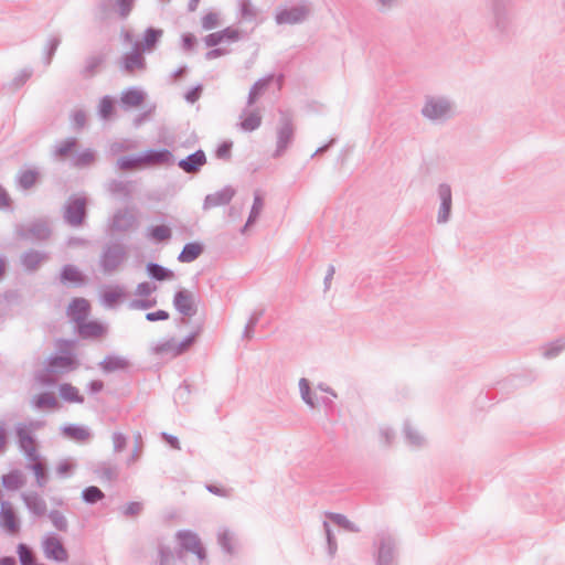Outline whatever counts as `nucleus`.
<instances>
[{"instance_id": "58", "label": "nucleus", "mask_w": 565, "mask_h": 565, "mask_svg": "<svg viewBox=\"0 0 565 565\" xmlns=\"http://www.w3.org/2000/svg\"><path fill=\"white\" fill-rule=\"evenodd\" d=\"M0 565H15V563L11 557H3L0 559Z\"/></svg>"}, {"instance_id": "54", "label": "nucleus", "mask_w": 565, "mask_h": 565, "mask_svg": "<svg viewBox=\"0 0 565 565\" xmlns=\"http://www.w3.org/2000/svg\"><path fill=\"white\" fill-rule=\"evenodd\" d=\"M30 77V74L29 75H22L21 77H19L17 81H13L11 84H10V89H15L18 88L21 84H23L28 78Z\"/></svg>"}, {"instance_id": "51", "label": "nucleus", "mask_w": 565, "mask_h": 565, "mask_svg": "<svg viewBox=\"0 0 565 565\" xmlns=\"http://www.w3.org/2000/svg\"><path fill=\"white\" fill-rule=\"evenodd\" d=\"M159 561L161 565H169L170 563V553L166 550H161L159 552Z\"/></svg>"}, {"instance_id": "14", "label": "nucleus", "mask_w": 565, "mask_h": 565, "mask_svg": "<svg viewBox=\"0 0 565 565\" xmlns=\"http://www.w3.org/2000/svg\"><path fill=\"white\" fill-rule=\"evenodd\" d=\"M18 436L21 448L28 454L32 456L34 450V439H33V429L29 426H22L18 429Z\"/></svg>"}, {"instance_id": "48", "label": "nucleus", "mask_w": 565, "mask_h": 565, "mask_svg": "<svg viewBox=\"0 0 565 565\" xmlns=\"http://www.w3.org/2000/svg\"><path fill=\"white\" fill-rule=\"evenodd\" d=\"M231 147H232L231 143L221 145L217 149V156L220 158H227L230 156Z\"/></svg>"}, {"instance_id": "26", "label": "nucleus", "mask_w": 565, "mask_h": 565, "mask_svg": "<svg viewBox=\"0 0 565 565\" xmlns=\"http://www.w3.org/2000/svg\"><path fill=\"white\" fill-rule=\"evenodd\" d=\"M75 365V360L71 354L60 355L53 359L52 366L54 369H71Z\"/></svg>"}, {"instance_id": "57", "label": "nucleus", "mask_w": 565, "mask_h": 565, "mask_svg": "<svg viewBox=\"0 0 565 565\" xmlns=\"http://www.w3.org/2000/svg\"><path fill=\"white\" fill-rule=\"evenodd\" d=\"M36 469H38V481L40 479H44L45 478V470H44V467L42 466V463H40L39 461H38Z\"/></svg>"}, {"instance_id": "55", "label": "nucleus", "mask_w": 565, "mask_h": 565, "mask_svg": "<svg viewBox=\"0 0 565 565\" xmlns=\"http://www.w3.org/2000/svg\"><path fill=\"white\" fill-rule=\"evenodd\" d=\"M126 216L125 215H117L115 217V221H114V226L117 228V230H122L125 226L124 224H121V221L125 220Z\"/></svg>"}, {"instance_id": "56", "label": "nucleus", "mask_w": 565, "mask_h": 565, "mask_svg": "<svg viewBox=\"0 0 565 565\" xmlns=\"http://www.w3.org/2000/svg\"><path fill=\"white\" fill-rule=\"evenodd\" d=\"M7 441V434L2 426H0V449H2Z\"/></svg>"}, {"instance_id": "11", "label": "nucleus", "mask_w": 565, "mask_h": 565, "mask_svg": "<svg viewBox=\"0 0 565 565\" xmlns=\"http://www.w3.org/2000/svg\"><path fill=\"white\" fill-rule=\"evenodd\" d=\"M238 39V32L227 28L218 32H214L205 36L204 42L207 46H215L223 42H231Z\"/></svg>"}, {"instance_id": "49", "label": "nucleus", "mask_w": 565, "mask_h": 565, "mask_svg": "<svg viewBox=\"0 0 565 565\" xmlns=\"http://www.w3.org/2000/svg\"><path fill=\"white\" fill-rule=\"evenodd\" d=\"M265 85H266L265 83H257L254 85V87L250 90V96H249L250 103H253L256 99L257 95L262 92V89L265 87Z\"/></svg>"}, {"instance_id": "5", "label": "nucleus", "mask_w": 565, "mask_h": 565, "mask_svg": "<svg viewBox=\"0 0 565 565\" xmlns=\"http://www.w3.org/2000/svg\"><path fill=\"white\" fill-rule=\"evenodd\" d=\"M194 338L190 337L183 341H177L174 339L168 340L156 348V352L159 354H167L171 356H178L186 351L192 344Z\"/></svg>"}, {"instance_id": "1", "label": "nucleus", "mask_w": 565, "mask_h": 565, "mask_svg": "<svg viewBox=\"0 0 565 565\" xmlns=\"http://www.w3.org/2000/svg\"><path fill=\"white\" fill-rule=\"evenodd\" d=\"M0 526L9 535H15L20 531V520L13 505L9 502L1 504Z\"/></svg>"}, {"instance_id": "40", "label": "nucleus", "mask_w": 565, "mask_h": 565, "mask_svg": "<svg viewBox=\"0 0 565 565\" xmlns=\"http://www.w3.org/2000/svg\"><path fill=\"white\" fill-rule=\"evenodd\" d=\"M57 404L56 399L52 395H42L38 398V406L39 407H47L52 408L55 407Z\"/></svg>"}, {"instance_id": "46", "label": "nucleus", "mask_w": 565, "mask_h": 565, "mask_svg": "<svg viewBox=\"0 0 565 565\" xmlns=\"http://www.w3.org/2000/svg\"><path fill=\"white\" fill-rule=\"evenodd\" d=\"M141 511V504L138 502H131L125 508L127 515H136Z\"/></svg>"}, {"instance_id": "34", "label": "nucleus", "mask_w": 565, "mask_h": 565, "mask_svg": "<svg viewBox=\"0 0 565 565\" xmlns=\"http://www.w3.org/2000/svg\"><path fill=\"white\" fill-rule=\"evenodd\" d=\"M66 434L77 440H85L89 434L85 428L82 427H68L65 429Z\"/></svg>"}, {"instance_id": "41", "label": "nucleus", "mask_w": 565, "mask_h": 565, "mask_svg": "<svg viewBox=\"0 0 565 565\" xmlns=\"http://www.w3.org/2000/svg\"><path fill=\"white\" fill-rule=\"evenodd\" d=\"M146 318L149 321L167 320L169 318V313L164 310H158L156 312L147 313Z\"/></svg>"}, {"instance_id": "8", "label": "nucleus", "mask_w": 565, "mask_h": 565, "mask_svg": "<svg viewBox=\"0 0 565 565\" xmlns=\"http://www.w3.org/2000/svg\"><path fill=\"white\" fill-rule=\"evenodd\" d=\"M86 202L83 198H75L70 201L66 209V218L71 224L79 225L85 216Z\"/></svg>"}, {"instance_id": "19", "label": "nucleus", "mask_w": 565, "mask_h": 565, "mask_svg": "<svg viewBox=\"0 0 565 565\" xmlns=\"http://www.w3.org/2000/svg\"><path fill=\"white\" fill-rule=\"evenodd\" d=\"M61 397L68 403H82L83 396L78 390L70 384H63L60 387Z\"/></svg>"}, {"instance_id": "2", "label": "nucleus", "mask_w": 565, "mask_h": 565, "mask_svg": "<svg viewBox=\"0 0 565 565\" xmlns=\"http://www.w3.org/2000/svg\"><path fill=\"white\" fill-rule=\"evenodd\" d=\"M172 159V154L170 151L162 150H148L142 154L138 156V160L136 161V167H152L169 163Z\"/></svg>"}, {"instance_id": "12", "label": "nucleus", "mask_w": 565, "mask_h": 565, "mask_svg": "<svg viewBox=\"0 0 565 565\" xmlns=\"http://www.w3.org/2000/svg\"><path fill=\"white\" fill-rule=\"evenodd\" d=\"M145 94L137 88H129L121 93L120 103L126 108H137L142 105Z\"/></svg>"}, {"instance_id": "52", "label": "nucleus", "mask_w": 565, "mask_h": 565, "mask_svg": "<svg viewBox=\"0 0 565 565\" xmlns=\"http://www.w3.org/2000/svg\"><path fill=\"white\" fill-rule=\"evenodd\" d=\"M79 161H81V163H83V164H87V163L93 162V161H94V154H93V152L87 151V152L83 153V154L79 157Z\"/></svg>"}, {"instance_id": "64", "label": "nucleus", "mask_w": 565, "mask_h": 565, "mask_svg": "<svg viewBox=\"0 0 565 565\" xmlns=\"http://www.w3.org/2000/svg\"><path fill=\"white\" fill-rule=\"evenodd\" d=\"M76 117H78V122L79 124L84 122V116L83 115H77Z\"/></svg>"}, {"instance_id": "36", "label": "nucleus", "mask_w": 565, "mask_h": 565, "mask_svg": "<svg viewBox=\"0 0 565 565\" xmlns=\"http://www.w3.org/2000/svg\"><path fill=\"white\" fill-rule=\"evenodd\" d=\"M138 160V156L136 157H127L122 158L118 161V166L121 170H138L143 169V167H136L135 163Z\"/></svg>"}, {"instance_id": "9", "label": "nucleus", "mask_w": 565, "mask_h": 565, "mask_svg": "<svg viewBox=\"0 0 565 565\" xmlns=\"http://www.w3.org/2000/svg\"><path fill=\"white\" fill-rule=\"evenodd\" d=\"M178 540L182 551L192 552L196 554L200 559L204 557V551L196 535L190 532H181L178 534Z\"/></svg>"}, {"instance_id": "50", "label": "nucleus", "mask_w": 565, "mask_h": 565, "mask_svg": "<svg viewBox=\"0 0 565 565\" xmlns=\"http://www.w3.org/2000/svg\"><path fill=\"white\" fill-rule=\"evenodd\" d=\"M265 85H266L265 83H257L254 85V87L250 90V96H249L250 103H253L256 99L257 95L262 92V89L265 87Z\"/></svg>"}, {"instance_id": "44", "label": "nucleus", "mask_w": 565, "mask_h": 565, "mask_svg": "<svg viewBox=\"0 0 565 565\" xmlns=\"http://www.w3.org/2000/svg\"><path fill=\"white\" fill-rule=\"evenodd\" d=\"M121 257H117V256H114L108 253L105 255V267L106 269H110L113 267H115L119 262H120Z\"/></svg>"}, {"instance_id": "15", "label": "nucleus", "mask_w": 565, "mask_h": 565, "mask_svg": "<svg viewBox=\"0 0 565 565\" xmlns=\"http://www.w3.org/2000/svg\"><path fill=\"white\" fill-rule=\"evenodd\" d=\"M145 66L146 62L140 52L127 54L124 58V67L130 74L142 71Z\"/></svg>"}, {"instance_id": "30", "label": "nucleus", "mask_w": 565, "mask_h": 565, "mask_svg": "<svg viewBox=\"0 0 565 565\" xmlns=\"http://www.w3.org/2000/svg\"><path fill=\"white\" fill-rule=\"evenodd\" d=\"M218 22H220V19H218L217 13H215V12L206 13L201 20V23H202V26L204 30H212V29L216 28L218 25Z\"/></svg>"}, {"instance_id": "43", "label": "nucleus", "mask_w": 565, "mask_h": 565, "mask_svg": "<svg viewBox=\"0 0 565 565\" xmlns=\"http://www.w3.org/2000/svg\"><path fill=\"white\" fill-rule=\"evenodd\" d=\"M218 540H220V543L222 544V546H223L224 548H226V550H227V551H230V552L232 551V545H231V543H232L233 537H232V535H231L228 532H224V533H222V534L220 535V539H218Z\"/></svg>"}, {"instance_id": "13", "label": "nucleus", "mask_w": 565, "mask_h": 565, "mask_svg": "<svg viewBox=\"0 0 565 565\" xmlns=\"http://www.w3.org/2000/svg\"><path fill=\"white\" fill-rule=\"evenodd\" d=\"M439 195L441 199V206L439 210L438 221L444 223L448 220L451 209V191L447 185H441L439 188Z\"/></svg>"}, {"instance_id": "16", "label": "nucleus", "mask_w": 565, "mask_h": 565, "mask_svg": "<svg viewBox=\"0 0 565 565\" xmlns=\"http://www.w3.org/2000/svg\"><path fill=\"white\" fill-rule=\"evenodd\" d=\"M192 295L185 290L179 291L174 297V306L182 313H189L192 310Z\"/></svg>"}, {"instance_id": "21", "label": "nucleus", "mask_w": 565, "mask_h": 565, "mask_svg": "<svg viewBox=\"0 0 565 565\" xmlns=\"http://www.w3.org/2000/svg\"><path fill=\"white\" fill-rule=\"evenodd\" d=\"M305 13L302 9H291L279 13L277 20L279 23H295L300 21Z\"/></svg>"}, {"instance_id": "60", "label": "nucleus", "mask_w": 565, "mask_h": 565, "mask_svg": "<svg viewBox=\"0 0 565 565\" xmlns=\"http://www.w3.org/2000/svg\"><path fill=\"white\" fill-rule=\"evenodd\" d=\"M327 539H328L329 544L332 545L333 544L332 535H331V532H330V530L328 527H327Z\"/></svg>"}, {"instance_id": "63", "label": "nucleus", "mask_w": 565, "mask_h": 565, "mask_svg": "<svg viewBox=\"0 0 565 565\" xmlns=\"http://www.w3.org/2000/svg\"><path fill=\"white\" fill-rule=\"evenodd\" d=\"M335 521H337L338 523H342V521H345V520H344V518H342V516H340V515H337V516H335Z\"/></svg>"}, {"instance_id": "18", "label": "nucleus", "mask_w": 565, "mask_h": 565, "mask_svg": "<svg viewBox=\"0 0 565 565\" xmlns=\"http://www.w3.org/2000/svg\"><path fill=\"white\" fill-rule=\"evenodd\" d=\"M260 122H262L260 115L256 111H250V113L244 114L242 121H241V127L245 131H253L260 126Z\"/></svg>"}, {"instance_id": "45", "label": "nucleus", "mask_w": 565, "mask_h": 565, "mask_svg": "<svg viewBox=\"0 0 565 565\" xmlns=\"http://www.w3.org/2000/svg\"><path fill=\"white\" fill-rule=\"evenodd\" d=\"M52 518V521L54 523V525L58 529V530H64L66 527V522H65V519L63 515L58 514V513H53L51 515Z\"/></svg>"}, {"instance_id": "17", "label": "nucleus", "mask_w": 565, "mask_h": 565, "mask_svg": "<svg viewBox=\"0 0 565 565\" xmlns=\"http://www.w3.org/2000/svg\"><path fill=\"white\" fill-rule=\"evenodd\" d=\"M202 253V246L196 243L186 244L181 254L179 255V260L182 263L193 262L195 258L200 256Z\"/></svg>"}, {"instance_id": "39", "label": "nucleus", "mask_w": 565, "mask_h": 565, "mask_svg": "<svg viewBox=\"0 0 565 565\" xmlns=\"http://www.w3.org/2000/svg\"><path fill=\"white\" fill-rule=\"evenodd\" d=\"M299 387H300L301 396L305 399V402L307 404H309L310 406H313V402L310 398V387H309V383L307 382V380H305V379L300 380Z\"/></svg>"}, {"instance_id": "37", "label": "nucleus", "mask_w": 565, "mask_h": 565, "mask_svg": "<svg viewBox=\"0 0 565 565\" xmlns=\"http://www.w3.org/2000/svg\"><path fill=\"white\" fill-rule=\"evenodd\" d=\"M73 469V465L68 460H63L57 463L55 473L60 478L66 477Z\"/></svg>"}, {"instance_id": "7", "label": "nucleus", "mask_w": 565, "mask_h": 565, "mask_svg": "<svg viewBox=\"0 0 565 565\" xmlns=\"http://www.w3.org/2000/svg\"><path fill=\"white\" fill-rule=\"evenodd\" d=\"M89 310L90 306L86 299L76 298L70 303L67 315L78 326L81 322L86 320Z\"/></svg>"}, {"instance_id": "59", "label": "nucleus", "mask_w": 565, "mask_h": 565, "mask_svg": "<svg viewBox=\"0 0 565 565\" xmlns=\"http://www.w3.org/2000/svg\"><path fill=\"white\" fill-rule=\"evenodd\" d=\"M198 96H199L198 92L194 90V92H192L191 94L188 95V99L190 102H195L198 99Z\"/></svg>"}, {"instance_id": "3", "label": "nucleus", "mask_w": 565, "mask_h": 565, "mask_svg": "<svg viewBox=\"0 0 565 565\" xmlns=\"http://www.w3.org/2000/svg\"><path fill=\"white\" fill-rule=\"evenodd\" d=\"M43 552L44 555L56 562H65L67 559V551L63 546L62 542L54 536L46 537L43 541Z\"/></svg>"}, {"instance_id": "4", "label": "nucleus", "mask_w": 565, "mask_h": 565, "mask_svg": "<svg viewBox=\"0 0 565 565\" xmlns=\"http://www.w3.org/2000/svg\"><path fill=\"white\" fill-rule=\"evenodd\" d=\"M77 331L83 339L99 340L105 337L107 328L99 321H83L77 326Z\"/></svg>"}, {"instance_id": "38", "label": "nucleus", "mask_w": 565, "mask_h": 565, "mask_svg": "<svg viewBox=\"0 0 565 565\" xmlns=\"http://www.w3.org/2000/svg\"><path fill=\"white\" fill-rule=\"evenodd\" d=\"M18 554L20 557V562L22 565H31L32 564V553L24 545H19Z\"/></svg>"}, {"instance_id": "47", "label": "nucleus", "mask_w": 565, "mask_h": 565, "mask_svg": "<svg viewBox=\"0 0 565 565\" xmlns=\"http://www.w3.org/2000/svg\"><path fill=\"white\" fill-rule=\"evenodd\" d=\"M182 41H183V47L185 50H192L196 42L195 36L192 34H184L182 38Z\"/></svg>"}, {"instance_id": "53", "label": "nucleus", "mask_w": 565, "mask_h": 565, "mask_svg": "<svg viewBox=\"0 0 565 565\" xmlns=\"http://www.w3.org/2000/svg\"><path fill=\"white\" fill-rule=\"evenodd\" d=\"M9 196L7 192L0 186V207H6L9 205Z\"/></svg>"}, {"instance_id": "24", "label": "nucleus", "mask_w": 565, "mask_h": 565, "mask_svg": "<svg viewBox=\"0 0 565 565\" xmlns=\"http://www.w3.org/2000/svg\"><path fill=\"white\" fill-rule=\"evenodd\" d=\"M148 273L150 274V276L158 280L170 279L173 277V274L171 271L157 264H149Z\"/></svg>"}, {"instance_id": "32", "label": "nucleus", "mask_w": 565, "mask_h": 565, "mask_svg": "<svg viewBox=\"0 0 565 565\" xmlns=\"http://www.w3.org/2000/svg\"><path fill=\"white\" fill-rule=\"evenodd\" d=\"M99 111L104 118L110 116L114 111V102L109 97H104L99 104Z\"/></svg>"}, {"instance_id": "62", "label": "nucleus", "mask_w": 565, "mask_h": 565, "mask_svg": "<svg viewBox=\"0 0 565 565\" xmlns=\"http://www.w3.org/2000/svg\"><path fill=\"white\" fill-rule=\"evenodd\" d=\"M94 390H100L102 383H93Z\"/></svg>"}, {"instance_id": "23", "label": "nucleus", "mask_w": 565, "mask_h": 565, "mask_svg": "<svg viewBox=\"0 0 565 565\" xmlns=\"http://www.w3.org/2000/svg\"><path fill=\"white\" fill-rule=\"evenodd\" d=\"M2 483L7 489L15 490L23 483L22 476L19 472H10L3 476Z\"/></svg>"}, {"instance_id": "10", "label": "nucleus", "mask_w": 565, "mask_h": 565, "mask_svg": "<svg viewBox=\"0 0 565 565\" xmlns=\"http://www.w3.org/2000/svg\"><path fill=\"white\" fill-rule=\"evenodd\" d=\"M206 163L205 153L202 150L190 154L179 161V167L186 173H195Z\"/></svg>"}, {"instance_id": "6", "label": "nucleus", "mask_w": 565, "mask_h": 565, "mask_svg": "<svg viewBox=\"0 0 565 565\" xmlns=\"http://www.w3.org/2000/svg\"><path fill=\"white\" fill-rule=\"evenodd\" d=\"M450 111V105L445 100L429 99L423 108V115L429 119H440Z\"/></svg>"}, {"instance_id": "35", "label": "nucleus", "mask_w": 565, "mask_h": 565, "mask_svg": "<svg viewBox=\"0 0 565 565\" xmlns=\"http://www.w3.org/2000/svg\"><path fill=\"white\" fill-rule=\"evenodd\" d=\"M122 291L119 288H114L105 291L104 299L108 305H114L122 298Z\"/></svg>"}, {"instance_id": "29", "label": "nucleus", "mask_w": 565, "mask_h": 565, "mask_svg": "<svg viewBox=\"0 0 565 565\" xmlns=\"http://www.w3.org/2000/svg\"><path fill=\"white\" fill-rule=\"evenodd\" d=\"M62 278L65 281L79 282V281H82V274L75 267L68 266V267L64 268Z\"/></svg>"}, {"instance_id": "22", "label": "nucleus", "mask_w": 565, "mask_h": 565, "mask_svg": "<svg viewBox=\"0 0 565 565\" xmlns=\"http://www.w3.org/2000/svg\"><path fill=\"white\" fill-rule=\"evenodd\" d=\"M149 235L152 239L157 242H162L171 236V230L168 225L161 224L152 226L149 231Z\"/></svg>"}, {"instance_id": "33", "label": "nucleus", "mask_w": 565, "mask_h": 565, "mask_svg": "<svg viewBox=\"0 0 565 565\" xmlns=\"http://www.w3.org/2000/svg\"><path fill=\"white\" fill-rule=\"evenodd\" d=\"M19 182L23 189L32 188L35 183V173L33 171L23 172L20 175Z\"/></svg>"}, {"instance_id": "27", "label": "nucleus", "mask_w": 565, "mask_h": 565, "mask_svg": "<svg viewBox=\"0 0 565 565\" xmlns=\"http://www.w3.org/2000/svg\"><path fill=\"white\" fill-rule=\"evenodd\" d=\"M135 0H115V10L119 17L126 18L134 6Z\"/></svg>"}, {"instance_id": "61", "label": "nucleus", "mask_w": 565, "mask_h": 565, "mask_svg": "<svg viewBox=\"0 0 565 565\" xmlns=\"http://www.w3.org/2000/svg\"><path fill=\"white\" fill-rule=\"evenodd\" d=\"M4 273V264L2 260H0V276H2Z\"/></svg>"}, {"instance_id": "28", "label": "nucleus", "mask_w": 565, "mask_h": 565, "mask_svg": "<svg viewBox=\"0 0 565 565\" xmlns=\"http://www.w3.org/2000/svg\"><path fill=\"white\" fill-rule=\"evenodd\" d=\"M104 493L97 487H88L83 492V498L88 503H95L102 500Z\"/></svg>"}, {"instance_id": "31", "label": "nucleus", "mask_w": 565, "mask_h": 565, "mask_svg": "<svg viewBox=\"0 0 565 565\" xmlns=\"http://www.w3.org/2000/svg\"><path fill=\"white\" fill-rule=\"evenodd\" d=\"M263 207H264L263 199L260 196H258V195L255 196L254 204H253V207H252V212H250V215H249V218H248L246 225H249L250 223H253L259 216Z\"/></svg>"}, {"instance_id": "25", "label": "nucleus", "mask_w": 565, "mask_h": 565, "mask_svg": "<svg viewBox=\"0 0 565 565\" xmlns=\"http://www.w3.org/2000/svg\"><path fill=\"white\" fill-rule=\"evenodd\" d=\"M232 195L228 193H218L214 195H209L205 200L204 206L205 209H212L218 204H224L230 202Z\"/></svg>"}, {"instance_id": "42", "label": "nucleus", "mask_w": 565, "mask_h": 565, "mask_svg": "<svg viewBox=\"0 0 565 565\" xmlns=\"http://www.w3.org/2000/svg\"><path fill=\"white\" fill-rule=\"evenodd\" d=\"M291 138V130L289 128H284L279 132V142H280V149L285 148L288 141Z\"/></svg>"}, {"instance_id": "20", "label": "nucleus", "mask_w": 565, "mask_h": 565, "mask_svg": "<svg viewBox=\"0 0 565 565\" xmlns=\"http://www.w3.org/2000/svg\"><path fill=\"white\" fill-rule=\"evenodd\" d=\"M162 31L156 29H148L145 33L141 49L143 51H150L154 47L158 40L161 38Z\"/></svg>"}]
</instances>
